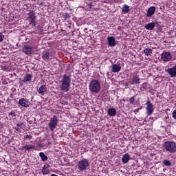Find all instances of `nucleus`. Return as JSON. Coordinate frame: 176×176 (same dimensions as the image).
Here are the masks:
<instances>
[{
  "instance_id": "nucleus-1",
  "label": "nucleus",
  "mask_w": 176,
  "mask_h": 176,
  "mask_svg": "<svg viewBox=\"0 0 176 176\" xmlns=\"http://www.w3.org/2000/svg\"><path fill=\"white\" fill-rule=\"evenodd\" d=\"M71 87V76L64 74L60 80V89L61 91L67 92L69 91Z\"/></svg>"
},
{
  "instance_id": "nucleus-2",
  "label": "nucleus",
  "mask_w": 176,
  "mask_h": 176,
  "mask_svg": "<svg viewBox=\"0 0 176 176\" xmlns=\"http://www.w3.org/2000/svg\"><path fill=\"white\" fill-rule=\"evenodd\" d=\"M89 89L91 93L98 94L101 90V83L98 80H92L89 83Z\"/></svg>"
},
{
  "instance_id": "nucleus-3",
  "label": "nucleus",
  "mask_w": 176,
  "mask_h": 176,
  "mask_svg": "<svg viewBox=\"0 0 176 176\" xmlns=\"http://www.w3.org/2000/svg\"><path fill=\"white\" fill-rule=\"evenodd\" d=\"M164 149L169 153H175L176 152V144L174 142H165L164 144Z\"/></svg>"
},
{
  "instance_id": "nucleus-4",
  "label": "nucleus",
  "mask_w": 176,
  "mask_h": 176,
  "mask_svg": "<svg viewBox=\"0 0 176 176\" xmlns=\"http://www.w3.org/2000/svg\"><path fill=\"white\" fill-rule=\"evenodd\" d=\"M90 166V162L87 159H82L78 162V170L79 171H85Z\"/></svg>"
},
{
  "instance_id": "nucleus-5",
  "label": "nucleus",
  "mask_w": 176,
  "mask_h": 176,
  "mask_svg": "<svg viewBox=\"0 0 176 176\" xmlns=\"http://www.w3.org/2000/svg\"><path fill=\"white\" fill-rule=\"evenodd\" d=\"M28 21L30 25H32V28L36 25V15L35 12L31 11L30 13H28Z\"/></svg>"
},
{
  "instance_id": "nucleus-6",
  "label": "nucleus",
  "mask_w": 176,
  "mask_h": 176,
  "mask_svg": "<svg viewBox=\"0 0 176 176\" xmlns=\"http://www.w3.org/2000/svg\"><path fill=\"white\" fill-rule=\"evenodd\" d=\"M58 124V119L56 116H54V118H51V120H50V122L48 123V126L51 131H54V129L57 127Z\"/></svg>"
},
{
  "instance_id": "nucleus-7",
  "label": "nucleus",
  "mask_w": 176,
  "mask_h": 176,
  "mask_svg": "<svg viewBox=\"0 0 176 176\" xmlns=\"http://www.w3.org/2000/svg\"><path fill=\"white\" fill-rule=\"evenodd\" d=\"M18 104L19 107H23V108H28L31 105V102L25 98H21L19 100Z\"/></svg>"
},
{
  "instance_id": "nucleus-8",
  "label": "nucleus",
  "mask_w": 176,
  "mask_h": 176,
  "mask_svg": "<svg viewBox=\"0 0 176 176\" xmlns=\"http://www.w3.org/2000/svg\"><path fill=\"white\" fill-rule=\"evenodd\" d=\"M166 72L168 74L170 78H176V64L172 67L168 68Z\"/></svg>"
},
{
  "instance_id": "nucleus-9",
  "label": "nucleus",
  "mask_w": 176,
  "mask_h": 176,
  "mask_svg": "<svg viewBox=\"0 0 176 176\" xmlns=\"http://www.w3.org/2000/svg\"><path fill=\"white\" fill-rule=\"evenodd\" d=\"M22 52L25 53V54H32L34 53V48L30 45H24L22 48Z\"/></svg>"
},
{
  "instance_id": "nucleus-10",
  "label": "nucleus",
  "mask_w": 176,
  "mask_h": 176,
  "mask_svg": "<svg viewBox=\"0 0 176 176\" xmlns=\"http://www.w3.org/2000/svg\"><path fill=\"white\" fill-rule=\"evenodd\" d=\"M146 113L148 116H151L153 113V104L151 103V100H148L146 103Z\"/></svg>"
},
{
  "instance_id": "nucleus-11",
  "label": "nucleus",
  "mask_w": 176,
  "mask_h": 176,
  "mask_svg": "<svg viewBox=\"0 0 176 176\" xmlns=\"http://www.w3.org/2000/svg\"><path fill=\"white\" fill-rule=\"evenodd\" d=\"M161 58L164 62L170 61L172 58L171 54L168 52H164L161 54Z\"/></svg>"
},
{
  "instance_id": "nucleus-12",
  "label": "nucleus",
  "mask_w": 176,
  "mask_h": 176,
  "mask_svg": "<svg viewBox=\"0 0 176 176\" xmlns=\"http://www.w3.org/2000/svg\"><path fill=\"white\" fill-rule=\"evenodd\" d=\"M159 26V22H151L144 25V28L146 30H148L150 31H152L155 27Z\"/></svg>"
},
{
  "instance_id": "nucleus-13",
  "label": "nucleus",
  "mask_w": 176,
  "mask_h": 176,
  "mask_svg": "<svg viewBox=\"0 0 176 176\" xmlns=\"http://www.w3.org/2000/svg\"><path fill=\"white\" fill-rule=\"evenodd\" d=\"M107 42H108V45L111 47L116 46V39L113 36H108Z\"/></svg>"
},
{
  "instance_id": "nucleus-14",
  "label": "nucleus",
  "mask_w": 176,
  "mask_h": 176,
  "mask_svg": "<svg viewBox=\"0 0 176 176\" xmlns=\"http://www.w3.org/2000/svg\"><path fill=\"white\" fill-rule=\"evenodd\" d=\"M156 12V8L155 6H151L147 10V13L146 14V17H152Z\"/></svg>"
},
{
  "instance_id": "nucleus-15",
  "label": "nucleus",
  "mask_w": 176,
  "mask_h": 176,
  "mask_svg": "<svg viewBox=\"0 0 176 176\" xmlns=\"http://www.w3.org/2000/svg\"><path fill=\"white\" fill-rule=\"evenodd\" d=\"M24 128H25V124H24V122L18 123L14 127L15 130L19 131V133H21L23 131V129Z\"/></svg>"
},
{
  "instance_id": "nucleus-16",
  "label": "nucleus",
  "mask_w": 176,
  "mask_h": 176,
  "mask_svg": "<svg viewBox=\"0 0 176 176\" xmlns=\"http://www.w3.org/2000/svg\"><path fill=\"white\" fill-rule=\"evenodd\" d=\"M112 72L116 74L120 72V69H122V67L120 65L114 64L111 66Z\"/></svg>"
},
{
  "instance_id": "nucleus-17",
  "label": "nucleus",
  "mask_w": 176,
  "mask_h": 176,
  "mask_svg": "<svg viewBox=\"0 0 176 176\" xmlns=\"http://www.w3.org/2000/svg\"><path fill=\"white\" fill-rule=\"evenodd\" d=\"M50 52L47 51H44L43 52L42 58L43 60H44V61H48V60L50 59Z\"/></svg>"
},
{
  "instance_id": "nucleus-18",
  "label": "nucleus",
  "mask_w": 176,
  "mask_h": 176,
  "mask_svg": "<svg viewBox=\"0 0 176 176\" xmlns=\"http://www.w3.org/2000/svg\"><path fill=\"white\" fill-rule=\"evenodd\" d=\"M140 76H133L131 79V85H140Z\"/></svg>"
},
{
  "instance_id": "nucleus-19",
  "label": "nucleus",
  "mask_w": 176,
  "mask_h": 176,
  "mask_svg": "<svg viewBox=\"0 0 176 176\" xmlns=\"http://www.w3.org/2000/svg\"><path fill=\"white\" fill-rule=\"evenodd\" d=\"M47 90V87H46V85H41L38 89V93L41 94V96H44Z\"/></svg>"
},
{
  "instance_id": "nucleus-20",
  "label": "nucleus",
  "mask_w": 176,
  "mask_h": 176,
  "mask_svg": "<svg viewBox=\"0 0 176 176\" xmlns=\"http://www.w3.org/2000/svg\"><path fill=\"white\" fill-rule=\"evenodd\" d=\"M130 160V154L126 153L123 155L122 158V163H129V161Z\"/></svg>"
},
{
  "instance_id": "nucleus-21",
  "label": "nucleus",
  "mask_w": 176,
  "mask_h": 176,
  "mask_svg": "<svg viewBox=\"0 0 176 176\" xmlns=\"http://www.w3.org/2000/svg\"><path fill=\"white\" fill-rule=\"evenodd\" d=\"M32 79V74H25L23 80V82L24 83H27V82H31Z\"/></svg>"
},
{
  "instance_id": "nucleus-22",
  "label": "nucleus",
  "mask_w": 176,
  "mask_h": 176,
  "mask_svg": "<svg viewBox=\"0 0 176 176\" xmlns=\"http://www.w3.org/2000/svg\"><path fill=\"white\" fill-rule=\"evenodd\" d=\"M34 148H35V146L32 145V144H29V145H25L23 146L21 149L22 151H31V149H34Z\"/></svg>"
},
{
  "instance_id": "nucleus-23",
  "label": "nucleus",
  "mask_w": 176,
  "mask_h": 176,
  "mask_svg": "<svg viewBox=\"0 0 176 176\" xmlns=\"http://www.w3.org/2000/svg\"><path fill=\"white\" fill-rule=\"evenodd\" d=\"M107 113L109 116H116V109L115 108H110L108 109Z\"/></svg>"
},
{
  "instance_id": "nucleus-24",
  "label": "nucleus",
  "mask_w": 176,
  "mask_h": 176,
  "mask_svg": "<svg viewBox=\"0 0 176 176\" xmlns=\"http://www.w3.org/2000/svg\"><path fill=\"white\" fill-rule=\"evenodd\" d=\"M122 13H129L130 12V7L127 4H124L122 7Z\"/></svg>"
},
{
  "instance_id": "nucleus-25",
  "label": "nucleus",
  "mask_w": 176,
  "mask_h": 176,
  "mask_svg": "<svg viewBox=\"0 0 176 176\" xmlns=\"http://www.w3.org/2000/svg\"><path fill=\"white\" fill-rule=\"evenodd\" d=\"M144 53L145 56H151L152 54V49L146 48L144 50Z\"/></svg>"
},
{
  "instance_id": "nucleus-26",
  "label": "nucleus",
  "mask_w": 176,
  "mask_h": 176,
  "mask_svg": "<svg viewBox=\"0 0 176 176\" xmlns=\"http://www.w3.org/2000/svg\"><path fill=\"white\" fill-rule=\"evenodd\" d=\"M39 156H40L41 160H43V162H46V160H47V157L46 156V155H45L44 153L41 152L39 153Z\"/></svg>"
},
{
  "instance_id": "nucleus-27",
  "label": "nucleus",
  "mask_w": 176,
  "mask_h": 176,
  "mask_svg": "<svg viewBox=\"0 0 176 176\" xmlns=\"http://www.w3.org/2000/svg\"><path fill=\"white\" fill-rule=\"evenodd\" d=\"M148 89V87L146 85V82H144L142 85L141 87V91H146V89Z\"/></svg>"
},
{
  "instance_id": "nucleus-28",
  "label": "nucleus",
  "mask_w": 176,
  "mask_h": 176,
  "mask_svg": "<svg viewBox=\"0 0 176 176\" xmlns=\"http://www.w3.org/2000/svg\"><path fill=\"white\" fill-rule=\"evenodd\" d=\"M41 173L43 175H46L47 174H50V170L42 168Z\"/></svg>"
},
{
  "instance_id": "nucleus-29",
  "label": "nucleus",
  "mask_w": 176,
  "mask_h": 176,
  "mask_svg": "<svg viewBox=\"0 0 176 176\" xmlns=\"http://www.w3.org/2000/svg\"><path fill=\"white\" fill-rule=\"evenodd\" d=\"M8 115L10 116H12V118H16L17 116L16 115V111H11L9 113H8Z\"/></svg>"
},
{
  "instance_id": "nucleus-30",
  "label": "nucleus",
  "mask_w": 176,
  "mask_h": 176,
  "mask_svg": "<svg viewBox=\"0 0 176 176\" xmlns=\"http://www.w3.org/2000/svg\"><path fill=\"white\" fill-rule=\"evenodd\" d=\"M163 163L164 166H171V162L170 160H165Z\"/></svg>"
},
{
  "instance_id": "nucleus-31",
  "label": "nucleus",
  "mask_w": 176,
  "mask_h": 176,
  "mask_svg": "<svg viewBox=\"0 0 176 176\" xmlns=\"http://www.w3.org/2000/svg\"><path fill=\"white\" fill-rule=\"evenodd\" d=\"M63 19H65V20H68V19H69V17H71L69 16V14L68 13H65L63 16Z\"/></svg>"
},
{
  "instance_id": "nucleus-32",
  "label": "nucleus",
  "mask_w": 176,
  "mask_h": 176,
  "mask_svg": "<svg viewBox=\"0 0 176 176\" xmlns=\"http://www.w3.org/2000/svg\"><path fill=\"white\" fill-rule=\"evenodd\" d=\"M129 102L130 104H133L134 102H135V98L133 97H131L129 98Z\"/></svg>"
},
{
  "instance_id": "nucleus-33",
  "label": "nucleus",
  "mask_w": 176,
  "mask_h": 176,
  "mask_svg": "<svg viewBox=\"0 0 176 176\" xmlns=\"http://www.w3.org/2000/svg\"><path fill=\"white\" fill-rule=\"evenodd\" d=\"M24 138H26L28 140H31L32 138V135H25Z\"/></svg>"
},
{
  "instance_id": "nucleus-34",
  "label": "nucleus",
  "mask_w": 176,
  "mask_h": 176,
  "mask_svg": "<svg viewBox=\"0 0 176 176\" xmlns=\"http://www.w3.org/2000/svg\"><path fill=\"white\" fill-rule=\"evenodd\" d=\"M172 116L173 119H176V110H174L172 113Z\"/></svg>"
},
{
  "instance_id": "nucleus-35",
  "label": "nucleus",
  "mask_w": 176,
  "mask_h": 176,
  "mask_svg": "<svg viewBox=\"0 0 176 176\" xmlns=\"http://www.w3.org/2000/svg\"><path fill=\"white\" fill-rule=\"evenodd\" d=\"M3 34H2V33H0V42H2L3 41Z\"/></svg>"
},
{
  "instance_id": "nucleus-36",
  "label": "nucleus",
  "mask_w": 176,
  "mask_h": 176,
  "mask_svg": "<svg viewBox=\"0 0 176 176\" xmlns=\"http://www.w3.org/2000/svg\"><path fill=\"white\" fill-rule=\"evenodd\" d=\"M50 167V165H49V164H47L43 166V168L44 169H47Z\"/></svg>"
},
{
  "instance_id": "nucleus-37",
  "label": "nucleus",
  "mask_w": 176,
  "mask_h": 176,
  "mask_svg": "<svg viewBox=\"0 0 176 176\" xmlns=\"http://www.w3.org/2000/svg\"><path fill=\"white\" fill-rule=\"evenodd\" d=\"M126 86H129V85L126 84Z\"/></svg>"
},
{
  "instance_id": "nucleus-38",
  "label": "nucleus",
  "mask_w": 176,
  "mask_h": 176,
  "mask_svg": "<svg viewBox=\"0 0 176 176\" xmlns=\"http://www.w3.org/2000/svg\"><path fill=\"white\" fill-rule=\"evenodd\" d=\"M29 123H31V121H30Z\"/></svg>"
}]
</instances>
